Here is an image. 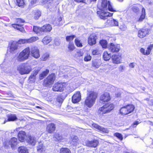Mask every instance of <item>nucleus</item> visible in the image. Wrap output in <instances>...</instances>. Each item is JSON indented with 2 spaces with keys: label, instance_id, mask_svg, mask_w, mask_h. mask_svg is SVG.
<instances>
[{
  "label": "nucleus",
  "instance_id": "obj_46",
  "mask_svg": "<svg viewBox=\"0 0 153 153\" xmlns=\"http://www.w3.org/2000/svg\"><path fill=\"white\" fill-rule=\"evenodd\" d=\"M73 56L76 58H77L78 57H80L83 55V53L81 52V51H78L76 52V53L75 54H72Z\"/></svg>",
  "mask_w": 153,
  "mask_h": 153
},
{
  "label": "nucleus",
  "instance_id": "obj_19",
  "mask_svg": "<svg viewBox=\"0 0 153 153\" xmlns=\"http://www.w3.org/2000/svg\"><path fill=\"white\" fill-rule=\"evenodd\" d=\"M19 47L18 43L16 41L12 42L10 45V51L12 53H13L17 50Z\"/></svg>",
  "mask_w": 153,
  "mask_h": 153
},
{
  "label": "nucleus",
  "instance_id": "obj_41",
  "mask_svg": "<svg viewBox=\"0 0 153 153\" xmlns=\"http://www.w3.org/2000/svg\"><path fill=\"white\" fill-rule=\"evenodd\" d=\"M68 48L69 51H72L75 48L74 44L70 42L68 45Z\"/></svg>",
  "mask_w": 153,
  "mask_h": 153
},
{
  "label": "nucleus",
  "instance_id": "obj_15",
  "mask_svg": "<svg viewBox=\"0 0 153 153\" xmlns=\"http://www.w3.org/2000/svg\"><path fill=\"white\" fill-rule=\"evenodd\" d=\"M97 96V94L96 92L90 91H88L86 97L95 103Z\"/></svg>",
  "mask_w": 153,
  "mask_h": 153
},
{
  "label": "nucleus",
  "instance_id": "obj_21",
  "mask_svg": "<svg viewBox=\"0 0 153 153\" xmlns=\"http://www.w3.org/2000/svg\"><path fill=\"white\" fill-rule=\"evenodd\" d=\"M55 129V125L53 123H49L47 126L46 131L49 133L51 134L53 133Z\"/></svg>",
  "mask_w": 153,
  "mask_h": 153
},
{
  "label": "nucleus",
  "instance_id": "obj_22",
  "mask_svg": "<svg viewBox=\"0 0 153 153\" xmlns=\"http://www.w3.org/2000/svg\"><path fill=\"white\" fill-rule=\"evenodd\" d=\"M97 37L94 35H91L88 39V42L90 45L95 44L96 43Z\"/></svg>",
  "mask_w": 153,
  "mask_h": 153
},
{
  "label": "nucleus",
  "instance_id": "obj_30",
  "mask_svg": "<svg viewBox=\"0 0 153 153\" xmlns=\"http://www.w3.org/2000/svg\"><path fill=\"white\" fill-rule=\"evenodd\" d=\"M27 142L32 145H34L36 143V138L33 136H29L27 139Z\"/></svg>",
  "mask_w": 153,
  "mask_h": 153
},
{
  "label": "nucleus",
  "instance_id": "obj_61",
  "mask_svg": "<svg viewBox=\"0 0 153 153\" xmlns=\"http://www.w3.org/2000/svg\"><path fill=\"white\" fill-rule=\"evenodd\" d=\"M145 52H146V54H145L147 56V55H149L150 54V53H151V51H149V49L147 48L146 50V51H145Z\"/></svg>",
  "mask_w": 153,
  "mask_h": 153
},
{
  "label": "nucleus",
  "instance_id": "obj_42",
  "mask_svg": "<svg viewBox=\"0 0 153 153\" xmlns=\"http://www.w3.org/2000/svg\"><path fill=\"white\" fill-rule=\"evenodd\" d=\"M101 53L99 49L98 48H96L93 50L92 51V54L94 55H97L100 54Z\"/></svg>",
  "mask_w": 153,
  "mask_h": 153
},
{
  "label": "nucleus",
  "instance_id": "obj_4",
  "mask_svg": "<svg viewBox=\"0 0 153 153\" xmlns=\"http://www.w3.org/2000/svg\"><path fill=\"white\" fill-rule=\"evenodd\" d=\"M101 10H108L112 12L116 11L113 8L109 1H108L107 0H102L101 4Z\"/></svg>",
  "mask_w": 153,
  "mask_h": 153
},
{
  "label": "nucleus",
  "instance_id": "obj_3",
  "mask_svg": "<svg viewBox=\"0 0 153 153\" xmlns=\"http://www.w3.org/2000/svg\"><path fill=\"white\" fill-rule=\"evenodd\" d=\"M114 108V105L113 104L108 103L100 107L98 112L102 114H105L110 112Z\"/></svg>",
  "mask_w": 153,
  "mask_h": 153
},
{
  "label": "nucleus",
  "instance_id": "obj_51",
  "mask_svg": "<svg viewBox=\"0 0 153 153\" xmlns=\"http://www.w3.org/2000/svg\"><path fill=\"white\" fill-rule=\"evenodd\" d=\"M76 45L78 47H81L82 46V44L78 39H76L75 40Z\"/></svg>",
  "mask_w": 153,
  "mask_h": 153
},
{
  "label": "nucleus",
  "instance_id": "obj_48",
  "mask_svg": "<svg viewBox=\"0 0 153 153\" xmlns=\"http://www.w3.org/2000/svg\"><path fill=\"white\" fill-rule=\"evenodd\" d=\"M114 135L121 140H123V135L120 133L117 132L114 134Z\"/></svg>",
  "mask_w": 153,
  "mask_h": 153
},
{
  "label": "nucleus",
  "instance_id": "obj_62",
  "mask_svg": "<svg viewBox=\"0 0 153 153\" xmlns=\"http://www.w3.org/2000/svg\"><path fill=\"white\" fill-rule=\"evenodd\" d=\"M153 48V44H150L147 48L151 51L152 49Z\"/></svg>",
  "mask_w": 153,
  "mask_h": 153
},
{
  "label": "nucleus",
  "instance_id": "obj_26",
  "mask_svg": "<svg viewBox=\"0 0 153 153\" xmlns=\"http://www.w3.org/2000/svg\"><path fill=\"white\" fill-rule=\"evenodd\" d=\"M34 18L36 19H38L41 15V12L38 10H33V13Z\"/></svg>",
  "mask_w": 153,
  "mask_h": 153
},
{
  "label": "nucleus",
  "instance_id": "obj_29",
  "mask_svg": "<svg viewBox=\"0 0 153 153\" xmlns=\"http://www.w3.org/2000/svg\"><path fill=\"white\" fill-rule=\"evenodd\" d=\"M142 6L140 4L133 5L132 6L131 9L133 12L135 13H137L140 12V8Z\"/></svg>",
  "mask_w": 153,
  "mask_h": 153
},
{
  "label": "nucleus",
  "instance_id": "obj_40",
  "mask_svg": "<svg viewBox=\"0 0 153 153\" xmlns=\"http://www.w3.org/2000/svg\"><path fill=\"white\" fill-rule=\"evenodd\" d=\"M100 43L103 48H106L107 47V43L105 40H101L100 41Z\"/></svg>",
  "mask_w": 153,
  "mask_h": 153
},
{
  "label": "nucleus",
  "instance_id": "obj_45",
  "mask_svg": "<svg viewBox=\"0 0 153 153\" xmlns=\"http://www.w3.org/2000/svg\"><path fill=\"white\" fill-rule=\"evenodd\" d=\"M33 30L36 33H40V32H42L41 31V27H40L36 26L33 27Z\"/></svg>",
  "mask_w": 153,
  "mask_h": 153
},
{
  "label": "nucleus",
  "instance_id": "obj_6",
  "mask_svg": "<svg viewBox=\"0 0 153 153\" xmlns=\"http://www.w3.org/2000/svg\"><path fill=\"white\" fill-rule=\"evenodd\" d=\"M16 24H13L12 25V27L23 32L25 30L24 28L22 26V23L25 22L24 20L18 18L16 19Z\"/></svg>",
  "mask_w": 153,
  "mask_h": 153
},
{
  "label": "nucleus",
  "instance_id": "obj_44",
  "mask_svg": "<svg viewBox=\"0 0 153 153\" xmlns=\"http://www.w3.org/2000/svg\"><path fill=\"white\" fill-rule=\"evenodd\" d=\"M60 153H71V152L68 148H62L60 150Z\"/></svg>",
  "mask_w": 153,
  "mask_h": 153
},
{
  "label": "nucleus",
  "instance_id": "obj_34",
  "mask_svg": "<svg viewBox=\"0 0 153 153\" xmlns=\"http://www.w3.org/2000/svg\"><path fill=\"white\" fill-rule=\"evenodd\" d=\"M146 13L144 7H142V10L141 15L138 20V22H141L145 19V17Z\"/></svg>",
  "mask_w": 153,
  "mask_h": 153
},
{
  "label": "nucleus",
  "instance_id": "obj_12",
  "mask_svg": "<svg viewBox=\"0 0 153 153\" xmlns=\"http://www.w3.org/2000/svg\"><path fill=\"white\" fill-rule=\"evenodd\" d=\"M109 50L112 53L117 52L120 51V48L118 45L111 43L108 45Z\"/></svg>",
  "mask_w": 153,
  "mask_h": 153
},
{
  "label": "nucleus",
  "instance_id": "obj_25",
  "mask_svg": "<svg viewBox=\"0 0 153 153\" xmlns=\"http://www.w3.org/2000/svg\"><path fill=\"white\" fill-rule=\"evenodd\" d=\"M52 29L51 26L49 25H46L41 27V31L45 32H50Z\"/></svg>",
  "mask_w": 153,
  "mask_h": 153
},
{
  "label": "nucleus",
  "instance_id": "obj_24",
  "mask_svg": "<svg viewBox=\"0 0 153 153\" xmlns=\"http://www.w3.org/2000/svg\"><path fill=\"white\" fill-rule=\"evenodd\" d=\"M37 147V150L39 153H45L46 148L41 142Z\"/></svg>",
  "mask_w": 153,
  "mask_h": 153
},
{
  "label": "nucleus",
  "instance_id": "obj_13",
  "mask_svg": "<svg viewBox=\"0 0 153 153\" xmlns=\"http://www.w3.org/2000/svg\"><path fill=\"white\" fill-rule=\"evenodd\" d=\"M31 55L32 56L36 59L39 58L40 56L39 50L36 47L32 48L31 50Z\"/></svg>",
  "mask_w": 153,
  "mask_h": 153
},
{
  "label": "nucleus",
  "instance_id": "obj_28",
  "mask_svg": "<svg viewBox=\"0 0 153 153\" xmlns=\"http://www.w3.org/2000/svg\"><path fill=\"white\" fill-rule=\"evenodd\" d=\"M78 140V138L77 136H71L70 139V143L74 145H76Z\"/></svg>",
  "mask_w": 153,
  "mask_h": 153
},
{
  "label": "nucleus",
  "instance_id": "obj_9",
  "mask_svg": "<svg viewBox=\"0 0 153 153\" xmlns=\"http://www.w3.org/2000/svg\"><path fill=\"white\" fill-rule=\"evenodd\" d=\"M92 127L97 131L101 133H108L109 131V128H105L95 123H93Z\"/></svg>",
  "mask_w": 153,
  "mask_h": 153
},
{
  "label": "nucleus",
  "instance_id": "obj_54",
  "mask_svg": "<svg viewBox=\"0 0 153 153\" xmlns=\"http://www.w3.org/2000/svg\"><path fill=\"white\" fill-rule=\"evenodd\" d=\"M120 28L121 30L124 31L126 30L127 29V27L125 25H122L120 26Z\"/></svg>",
  "mask_w": 153,
  "mask_h": 153
},
{
  "label": "nucleus",
  "instance_id": "obj_63",
  "mask_svg": "<svg viewBox=\"0 0 153 153\" xmlns=\"http://www.w3.org/2000/svg\"><path fill=\"white\" fill-rule=\"evenodd\" d=\"M139 124V122L138 121H136L134 122L133 124V126L134 127H135L136 126H135Z\"/></svg>",
  "mask_w": 153,
  "mask_h": 153
},
{
  "label": "nucleus",
  "instance_id": "obj_55",
  "mask_svg": "<svg viewBox=\"0 0 153 153\" xmlns=\"http://www.w3.org/2000/svg\"><path fill=\"white\" fill-rule=\"evenodd\" d=\"M39 70L38 69H35L31 74L36 76L38 73Z\"/></svg>",
  "mask_w": 153,
  "mask_h": 153
},
{
  "label": "nucleus",
  "instance_id": "obj_52",
  "mask_svg": "<svg viewBox=\"0 0 153 153\" xmlns=\"http://www.w3.org/2000/svg\"><path fill=\"white\" fill-rule=\"evenodd\" d=\"M91 59V56L90 55H88L84 57V60L85 61H88Z\"/></svg>",
  "mask_w": 153,
  "mask_h": 153
},
{
  "label": "nucleus",
  "instance_id": "obj_35",
  "mask_svg": "<svg viewBox=\"0 0 153 153\" xmlns=\"http://www.w3.org/2000/svg\"><path fill=\"white\" fill-rule=\"evenodd\" d=\"M111 54L110 53H108L107 51H105L103 53V58L105 61L109 60L111 58Z\"/></svg>",
  "mask_w": 153,
  "mask_h": 153
},
{
  "label": "nucleus",
  "instance_id": "obj_10",
  "mask_svg": "<svg viewBox=\"0 0 153 153\" xmlns=\"http://www.w3.org/2000/svg\"><path fill=\"white\" fill-rule=\"evenodd\" d=\"M111 100L110 94L107 92H104L101 95L100 97V102L103 103L108 102Z\"/></svg>",
  "mask_w": 153,
  "mask_h": 153
},
{
  "label": "nucleus",
  "instance_id": "obj_57",
  "mask_svg": "<svg viewBox=\"0 0 153 153\" xmlns=\"http://www.w3.org/2000/svg\"><path fill=\"white\" fill-rule=\"evenodd\" d=\"M35 78L36 76L31 74L29 77V79L30 80L33 81Z\"/></svg>",
  "mask_w": 153,
  "mask_h": 153
},
{
  "label": "nucleus",
  "instance_id": "obj_11",
  "mask_svg": "<svg viewBox=\"0 0 153 153\" xmlns=\"http://www.w3.org/2000/svg\"><path fill=\"white\" fill-rule=\"evenodd\" d=\"M37 37H32L27 39H21L17 42L19 44H23L27 43H30L36 41L38 39Z\"/></svg>",
  "mask_w": 153,
  "mask_h": 153
},
{
  "label": "nucleus",
  "instance_id": "obj_17",
  "mask_svg": "<svg viewBox=\"0 0 153 153\" xmlns=\"http://www.w3.org/2000/svg\"><path fill=\"white\" fill-rule=\"evenodd\" d=\"M18 144L17 140L16 137L11 138L9 142L6 143V145L8 146L10 145L12 149H14Z\"/></svg>",
  "mask_w": 153,
  "mask_h": 153
},
{
  "label": "nucleus",
  "instance_id": "obj_8",
  "mask_svg": "<svg viewBox=\"0 0 153 153\" xmlns=\"http://www.w3.org/2000/svg\"><path fill=\"white\" fill-rule=\"evenodd\" d=\"M21 128H16L14 130V132H12L13 133H17L19 131L18 135L19 140L21 142H23L26 137V133L24 131H20Z\"/></svg>",
  "mask_w": 153,
  "mask_h": 153
},
{
  "label": "nucleus",
  "instance_id": "obj_50",
  "mask_svg": "<svg viewBox=\"0 0 153 153\" xmlns=\"http://www.w3.org/2000/svg\"><path fill=\"white\" fill-rule=\"evenodd\" d=\"M75 37L74 35H71L67 36L66 37V40L67 41L69 42L72 40Z\"/></svg>",
  "mask_w": 153,
  "mask_h": 153
},
{
  "label": "nucleus",
  "instance_id": "obj_60",
  "mask_svg": "<svg viewBox=\"0 0 153 153\" xmlns=\"http://www.w3.org/2000/svg\"><path fill=\"white\" fill-rule=\"evenodd\" d=\"M124 67L122 65H121L119 67V70L120 71H122L124 69Z\"/></svg>",
  "mask_w": 153,
  "mask_h": 153
},
{
  "label": "nucleus",
  "instance_id": "obj_59",
  "mask_svg": "<svg viewBox=\"0 0 153 153\" xmlns=\"http://www.w3.org/2000/svg\"><path fill=\"white\" fill-rule=\"evenodd\" d=\"M140 52L144 55H146V52H145V50L143 48H142L140 49Z\"/></svg>",
  "mask_w": 153,
  "mask_h": 153
},
{
  "label": "nucleus",
  "instance_id": "obj_36",
  "mask_svg": "<svg viewBox=\"0 0 153 153\" xmlns=\"http://www.w3.org/2000/svg\"><path fill=\"white\" fill-rule=\"evenodd\" d=\"M51 40V37L46 36L42 40V42L44 44H47L50 43Z\"/></svg>",
  "mask_w": 153,
  "mask_h": 153
},
{
  "label": "nucleus",
  "instance_id": "obj_32",
  "mask_svg": "<svg viewBox=\"0 0 153 153\" xmlns=\"http://www.w3.org/2000/svg\"><path fill=\"white\" fill-rule=\"evenodd\" d=\"M120 113L122 115H127L128 114L127 106L122 107L120 109Z\"/></svg>",
  "mask_w": 153,
  "mask_h": 153
},
{
  "label": "nucleus",
  "instance_id": "obj_38",
  "mask_svg": "<svg viewBox=\"0 0 153 153\" xmlns=\"http://www.w3.org/2000/svg\"><path fill=\"white\" fill-rule=\"evenodd\" d=\"M126 106L128 114L131 113L134 111L135 108V107L134 105H128Z\"/></svg>",
  "mask_w": 153,
  "mask_h": 153
},
{
  "label": "nucleus",
  "instance_id": "obj_53",
  "mask_svg": "<svg viewBox=\"0 0 153 153\" xmlns=\"http://www.w3.org/2000/svg\"><path fill=\"white\" fill-rule=\"evenodd\" d=\"M110 21L112 23H114V24L113 25L115 26H118V22L116 20L111 18Z\"/></svg>",
  "mask_w": 153,
  "mask_h": 153
},
{
  "label": "nucleus",
  "instance_id": "obj_7",
  "mask_svg": "<svg viewBox=\"0 0 153 153\" xmlns=\"http://www.w3.org/2000/svg\"><path fill=\"white\" fill-rule=\"evenodd\" d=\"M65 85L66 84L65 83H56L53 86L52 90L55 91H62L65 87Z\"/></svg>",
  "mask_w": 153,
  "mask_h": 153
},
{
  "label": "nucleus",
  "instance_id": "obj_23",
  "mask_svg": "<svg viewBox=\"0 0 153 153\" xmlns=\"http://www.w3.org/2000/svg\"><path fill=\"white\" fill-rule=\"evenodd\" d=\"M112 62L114 64H118L121 63V57L120 56L115 55H113L111 57Z\"/></svg>",
  "mask_w": 153,
  "mask_h": 153
},
{
  "label": "nucleus",
  "instance_id": "obj_33",
  "mask_svg": "<svg viewBox=\"0 0 153 153\" xmlns=\"http://www.w3.org/2000/svg\"><path fill=\"white\" fill-rule=\"evenodd\" d=\"M19 153H28V152L27 148L25 146H21L18 149Z\"/></svg>",
  "mask_w": 153,
  "mask_h": 153
},
{
  "label": "nucleus",
  "instance_id": "obj_58",
  "mask_svg": "<svg viewBox=\"0 0 153 153\" xmlns=\"http://www.w3.org/2000/svg\"><path fill=\"white\" fill-rule=\"evenodd\" d=\"M135 63L134 62H132L130 63L129 65V67L131 68H134Z\"/></svg>",
  "mask_w": 153,
  "mask_h": 153
},
{
  "label": "nucleus",
  "instance_id": "obj_31",
  "mask_svg": "<svg viewBox=\"0 0 153 153\" xmlns=\"http://www.w3.org/2000/svg\"><path fill=\"white\" fill-rule=\"evenodd\" d=\"M94 103V102H92L87 97L86 98L85 102V104L87 107L89 108H91L93 105Z\"/></svg>",
  "mask_w": 153,
  "mask_h": 153
},
{
  "label": "nucleus",
  "instance_id": "obj_39",
  "mask_svg": "<svg viewBox=\"0 0 153 153\" xmlns=\"http://www.w3.org/2000/svg\"><path fill=\"white\" fill-rule=\"evenodd\" d=\"M92 65L93 67L96 68H98L99 67L100 64L98 61L94 60L93 61Z\"/></svg>",
  "mask_w": 153,
  "mask_h": 153
},
{
  "label": "nucleus",
  "instance_id": "obj_27",
  "mask_svg": "<svg viewBox=\"0 0 153 153\" xmlns=\"http://www.w3.org/2000/svg\"><path fill=\"white\" fill-rule=\"evenodd\" d=\"M7 117L8 119L7 120H5L4 122V124L6 122L8 121H14L16 120L17 119L16 116L15 114H8Z\"/></svg>",
  "mask_w": 153,
  "mask_h": 153
},
{
  "label": "nucleus",
  "instance_id": "obj_14",
  "mask_svg": "<svg viewBox=\"0 0 153 153\" xmlns=\"http://www.w3.org/2000/svg\"><path fill=\"white\" fill-rule=\"evenodd\" d=\"M105 10H102L101 11H97V13L99 15V17L101 19H105L106 17L112 16L113 13L107 12H105Z\"/></svg>",
  "mask_w": 153,
  "mask_h": 153
},
{
  "label": "nucleus",
  "instance_id": "obj_43",
  "mask_svg": "<svg viewBox=\"0 0 153 153\" xmlns=\"http://www.w3.org/2000/svg\"><path fill=\"white\" fill-rule=\"evenodd\" d=\"M49 57V54L48 53H44L40 58L41 60L46 61L48 58Z\"/></svg>",
  "mask_w": 153,
  "mask_h": 153
},
{
  "label": "nucleus",
  "instance_id": "obj_47",
  "mask_svg": "<svg viewBox=\"0 0 153 153\" xmlns=\"http://www.w3.org/2000/svg\"><path fill=\"white\" fill-rule=\"evenodd\" d=\"M17 4L19 7H22L25 5L24 0H16Z\"/></svg>",
  "mask_w": 153,
  "mask_h": 153
},
{
  "label": "nucleus",
  "instance_id": "obj_20",
  "mask_svg": "<svg viewBox=\"0 0 153 153\" xmlns=\"http://www.w3.org/2000/svg\"><path fill=\"white\" fill-rule=\"evenodd\" d=\"M81 100V94L79 91L76 92L72 96V101L73 103H77L79 102Z\"/></svg>",
  "mask_w": 153,
  "mask_h": 153
},
{
  "label": "nucleus",
  "instance_id": "obj_56",
  "mask_svg": "<svg viewBox=\"0 0 153 153\" xmlns=\"http://www.w3.org/2000/svg\"><path fill=\"white\" fill-rule=\"evenodd\" d=\"M56 100L58 102L60 103H62L63 101V99L60 97H58L57 98Z\"/></svg>",
  "mask_w": 153,
  "mask_h": 153
},
{
  "label": "nucleus",
  "instance_id": "obj_37",
  "mask_svg": "<svg viewBox=\"0 0 153 153\" xmlns=\"http://www.w3.org/2000/svg\"><path fill=\"white\" fill-rule=\"evenodd\" d=\"M49 71V70L46 69L45 71L43 72L39 75V78L40 79H42L45 76H46L48 74Z\"/></svg>",
  "mask_w": 153,
  "mask_h": 153
},
{
  "label": "nucleus",
  "instance_id": "obj_1",
  "mask_svg": "<svg viewBox=\"0 0 153 153\" xmlns=\"http://www.w3.org/2000/svg\"><path fill=\"white\" fill-rule=\"evenodd\" d=\"M17 69L21 75L28 74L32 70L31 66L26 63H22L18 65Z\"/></svg>",
  "mask_w": 153,
  "mask_h": 153
},
{
  "label": "nucleus",
  "instance_id": "obj_16",
  "mask_svg": "<svg viewBox=\"0 0 153 153\" xmlns=\"http://www.w3.org/2000/svg\"><path fill=\"white\" fill-rule=\"evenodd\" d=\"M149 30L146 28H142L139 30L138 32V36L140 38H142L148 35Z\"/></svg>",
  "mask_w": 153,
  "mask_h": 153
},
{
  "label": "nucleus",
  "instance_id": "obj_5",
  "mask_svg": "<svg viewBox=\"0 0 153 153\" xmlns=\"http://www.w3.org/2000/svg\"><path fill=\"white\" fill-rule=\"evenodd\" d=\"M55 79V74H52L49 75L46 79H44L43 85L45 86H49L53 83Z\"/></svg>",
  "mask_w": 153,
  "mask_h": 153
},
{
  "label": "nucleus",
  "instance_id": "obj_2",
  "mask_svg": "<svg viewBox=\"0 0 153 153\" xmlns=\"http://www.w3.org/2000/svg\"><path fill=\"white\" fill-rule=\"evenodd\" d=\"M30 50L29 47L25 48L18 55L17 60L19 62H23L27 59L29 56Z\"/></svg>",
  "mask_w": 153,
  "mask_h": 153
},
{
  "label": "nucleus",
  "instance_id": "obj_49",
  "mask_svg": "<svg viewBox=\"0 0 153 153\" xmlns=\"http://www.w3.org/2000/svg\"><path fill=\"white\" fill-rule=\"evenodd\" d=\"M54 136L58 141H61L64 139L63 138L62 136L58 134H56Z\"/></svg>",
  "mask_w": 153,
  "mask_h": 153
},
{
  "label": "nucleus",
  "instance_id": "obj_18",
  "mask_svg": "<svg viewBox=\"0 0 153 153\" xmlns=\"http://www.w3.org/2000/svg\"><path fill=\"white\" fill-rule=\"evenodd\" d=\"M98 141L96 140H93L92 141L87 140L85 142V145L89 147H96L98 144Z\"/></svg>",
  "mask_w": 153,
  "mask_h": 153
},
{
  "label": "nucleus",
  "instance_id": "obj_64",
  "mask_svg": "<svg viewBox=\"0 0 153 153\" xmlns=\"http://www.w3.org/2000/svg\"><path fill=\"white\" fill-rule=\"evenodd\" d=\"M53 0H44L45 3H51L52 1Z\"/></svg>",
  "mask_w": 153,
  "mask_h": 153
}]
</instances>
